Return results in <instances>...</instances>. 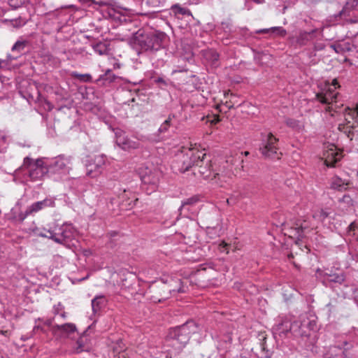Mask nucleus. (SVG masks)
<instances>
[{
    "label": "nucleus",
    "mask_w": 358,
    "mask_h": 358,
    "mask_svg": "<svg viewBox=\"0 0 358 358\" xmlns=\"http://www.w3.org/2000/svg\"><path fill=\"white\" fill-rule=\"evenodd\" d=\"M198 324L193 320L169 329L166 341L176 350L180 352L188 343L191 335L199 331Z\"/></svg>",
    "instance_id": "f257e3e1"
},
{
    "label": "nucleus",
    "mask_w": 358,
    "mask_h": 358,
    "mask_svg": "<svg viewBox=\"0 0 358 358\" xmlns=\"http://www.w3.org/2000/svg\"><path fill=\"white\" fill-rule=\"evenodd\" d=\"M21 171H25L30 181L35 182L42 180L46 176H49L47 166V161L44 158H38L36 160L26 157L23 159L22 166L19 168Z\"/></svg>",
    "instance_id": "f03ea898"
},
{
    "label": "nucleus",
    "mask_w": 358,
    "mask_h": 358,
    "mask_svg": "<svg viewBox=\"0 0 358 358\" xmlns=\"http://www.w3.org/2000/svg\"><path fill=\"white\" fill-rule=\"evenodd\" d=\"M40 236L52 239L55 243L70 248L74 245L76 231L71 224H64L52 230H48L44 234L41 233Z\"/></svg>",
    "instance_id": "7ed1b4c3"
},
{
    "label": "nucleus",
    "mask_w": 358,
    "mask_h": 358,
    "mask_svg": "<svg viewBox=\"0 0 358 358\" xmlns=\"http://www.w3.org/2000/svg\"><path fill=\"white\" fill-rule=\"evenodd\" d=\"M205 155L203 150L197 149H189L185 152H181L176 155V159L173 162L172 168L176 171L185 173L190 169H194L195 163L202 162L201 157Z\"/></svg>",
    "instance_id": "20e7f679"
},
{
    "label": "nucleus",
    "mask_w": 358,
    "mask_h": 358,
    "mask_svg": "<svg viewBox=\"0 0 358 358\" xmlns=\"http://www.w3.org/2000/svg\"><path fill=\"white\" fill-rule=\"evenodd\" d=\"M167 36L162 31H153L136 36L135 43L143 51H157L164 48Z\"/></svg>",
    "instance_id": "39448f33"
},
{
    "label": "nucleus",
    "mask_w": 358,
    "mask_h": 358,
    "mask_svg": "<svg viewBox=\"0 0 358 358\" xmlns=\"http://www.w3.org/2000/svg\"><path fill=\"white\" fill-rule=\"evenodd\" d=\"M55 207V198L46 197L45 199L33 203L28 206L26 210L23 213L21 212L17 214L15 208H12L10 211V220L22 222L25 218L29 215H34L39 211L46 208Z\"/></svg>",
    "instance_id": "423d86ee"
},
{
    "label": "nucleus",
    "mask_w": 358,
    "mask_h": 358,
    "mask_svg": "<svg viewBox=\"0 0 358 358\" xmlns=\"http://www.w3.org/2000/svg\"><path fill=\"white\" fill-rule=\"evenodd\" d=\"M345 124H339L338 129L352 140L355 134L358 135V104L355 108H347L345 110Z\"/></svg>",
    "instance_id": "0eeeda50"
},
{
    "label": "nucleus",
    "mask_w": 358,
    "mask_h": 358,
    "mask_svg": "<svg viewBox=\"0 0 358 358\" xmlns=\"http://www.w3.org/2000/svg\"><path fill=\"white\" fill-rule=\"evenodd\" d=\"M278 138L272 133L262 135V143L259 151L264 158L280 159V152H278Z\"/></svg>",
    "instance_id": "6e6552de"
},
{
    "label": "nucleus",
    "mask_w": 358,
    "mask_h": 358,
    "mask_svg": "<svg viewBox=\"0 0 358 358\" xmlns=\"http://www.w3.org/2000/svg\"><path fill=\"white\" fill-rule=\"evenodd\" d=\"M160 173L158 171H152L146 168L140 172L141 180L143 183V188L148 194L155 192L158 187Z\"/></svg>",
    "instance_id": "1a4fd4ad"
},
{
    "label": "nucleus",
    "mask_w": 358,
    "mask_h": 358,
    "mask_svg": "<svg viewBox=\"0 0 358 358\" xmlns=\"http://www.w3.org/2000/svg\"><path fill=\"white\" fill-rule=\"evenodd\" d=\"M71 159L64 156H58L51 161H47V166L49 175L65 174L69 173L70 169Z\"/></svg>",
    "instance_id": "9d476101"
},
{
    "label": "nucleus",
    "mask_w": 358,
    "mask_h": 358,
    "mask_svg": "<svg viewBox=\"0 0 358 358\" xmlns=\"http://www.w3.org/2000/svg\"><path fill=\"white\" fill-rule=\"evenodd\" d=\"M277 330L280 334H286L290 332L294 336H308V332L303 328V321H294L290 323L288 321L283 322L278 326Z\"/></svg>",
    "instance_id": "9b49d317"
},
{
    "label": "nucleus",
    "mask_w": 358,
    "mask_h": 358,
    "mask_svg": "<svg viewBox=\"0 0 358 358\" xmlns=\"http://www.w3.org/2000/svg\"><path fill=\"white\" fill-rule=\"evenodd\" d=\"M115 134V143L122 150L127 152L139 149L141 146L138 140H134L125 134V132L121 129H116Z\"/></svg>",
    "instance_id": "f8f14e48"
},
{
    "label": "nucleus",
    "mask_w": 358,
    "mask_h": 358,
    "mask_svg": "<svg viewBox=\"0 0 358 358\" xmlns=\"http://www.w3.org/2000/svg\"><path fill=\"white\" fill-rule=\"evenodd\" d=\"M105 163L106 160L103 155H98L93 159L87 160L85 164L86 174L91 178L98 176L101 173Z\"/></svg>",
    "instance_id": "ddd939ff"
},
{
    "label": "nucleus",
    "mask_w": 358,
    "mask_h": 358,
    "mask_svg": "<svg viewBox=\"0 0 358 358\" xmlns=\"http://www.w3.org/2000/svg\"><path fill=\"white\" fill-rule=\"evenodd\" d=\"M202 162L195 163L193 169L194 175H200L204 179H209L212 176L211 160L207 157L206 154L200 158Z\"/></svg>",
    "instance_id": "4468645a"
},
{
    "label": "nucleus",
    "mask_w": 358,
    "mask_h": 358,
    "mask_svg": "<svg viewBox=\"0 0 358 358\" xmlns=\"http://www.w3.org/2000/svg\"><path fill=\"white\" fill-rule=\"evenodd\" d=\"M338 93L331 86H324L320 92L316 94L315 99L322 104L331 105L337 101Z\"/></svg>",
    "instance_id": "2eb2a0df"
},
{
    "label": "nucleus",
    "mask_w": 358,
    "mask_h": 358,
    "mask_svg": "<svg viewBox=\"0 0 358 358\" xmlns=\"http://www.w3.org/2000/svg\"><path fill=\"white\" fill-rule=\"evenodd\" d=\"M290 232L297 239L301 240L306 233L310 231V226L309 222L303 219H297L290 227Z\"/></svg>",
    "instance_id": "dca6fc26"
},
{
    "label": "nucleus",
    "mask_w": 358,
    "mask_h": 358,
    "mask_svg": "<svg viewBox=\"0 0 358 358\" xmlns=\"http://www.w3.org/2000/svg\"><path fill=\"white\" fill-rule=\"evenodd\" d=\"M176 282L178 284V287L176 288L172 287L171 285H162V286L159 288V290L161 292L160 294V298L158 299V301L161 302L162 301H164L167 299H169L171 294L176 293V292H183L184 290L182 289V287L181 286V280H178L176 281Z\"/></svg>",
    "instance_id": "f3484780"
},
{
    "label": "nucleus",
    "mask_w": 358,
    "mask_h": 358,
    "mask_svg": "<svg viewBox=\"0 0 358 358\" xmlns=\"http://www.w3.org/2000/svg\"><path fill=\"white\" fill-rule=\"evenodd\" d=\"M259 343L253 349L255 350V353L260 358H271L272 352L268 350L266 347V336L264 334H259Z\"/></svg>",
    "instance_id": "a211bd4d"
},
{
    "label": "nucleus",
    "mask_w": 358,
    "mask_h": 358,
    "mask_svg": "<svg viewBox=\"0 0 358 358\" xmlns=\"http://www.w3.org/2000/svg\"><path fill=\"white\" fill-rule=\"evenodd\" d=\"M325 159L324 164L328 167H334L336 164L339 162L342 158L341 152L336 151L334 149H330L324 154Z\"/></svg>",
    "instance_id": "6ab92c4d"
},
{
    "label": "nucleus",
    "mask_w": 358,
    "mask_h": 358,
    "mask_svg": "<svg viewBox=\"0 0 358 358\" xmlns=\"http://www.w3.org/2000/svg\"><path fill=\"white\" fill-rule=\"evenodd\" d=\"M117 76L113 73L112 70L108 69L105 73L101 75L98 79L96 80L95 83L101 87H106L113 83Z\"/></svg>",
    "instance_id": "aec40b11"
},
{
    "label": "nucleus",
    "mask_w": 358,
    "mask_h": 358,
    "mask_svg": "<svg viewBox=\"0 0 358 358\" xmlns=\"http://www.w3.org/2000/svg\"><path fill=\"white\" fill-rule=\"evenodd\" d=\"M76 331V327L73 323H66L64 324H55L52 327V331L54 334H60L70 335L71 333H74Z\"/></svg>",
    "instance_id": "412c9836"
},
{
    "label": "nucleus",
    "mask_w": 358,
    "mask_h": 358,
    "mask_svg": "<svg viewBox=\"0 0 358 358\" xmlns=\"http://www.w3.org/2000/svg\"><path fill=\"white\" fill-rule=\"evenodd\" d=\"M108 303V300L104 295H97L92 300V308L94 314L99 313L104 308Z\"/></svg>",
    "instance_id": "4be33fe9"
},
{
    "label": "nucleus",
    "mask_w": 358,
    "mask_h": 358,
    "mask_svg": "<svg viewBox=\"0 0 358 358\" xmlns=\"http://www.w3.org/2000/svg\"><path fill=\"white\" fill-rule=\"evenodd\" d=\"M324 278L325 281H327L329 282H334L339 285H342L345 281V275L343 272H339V273H334V272H329V273H324Z\"/></svg>",
    "instance_id": "5701e85b"
},
{
    "label": "nucleus",
    "mask_w": 358,
    "mask_h": 358,
    "mask_svg": "<svg viewBox=\"0 0 358 358\" xmlns=\"http://www.w3.org/2000/svg\"><path fill=\"white\" fill-rule=\"evenodd\" d=\"M355 342L348 336H340L335 343V347L339 349H343V352L354 347Z\"/></svg>",
    "instance_id": "b1692460"
},
{
    "label": "nucleus",
    "mask_w": 358,
    "mask_h": 358,
    "mask_svg": "<svg viewBox=\"0 0 358 358\" xmlns=\"http://www.w3.org/2000/svg\"><path fill=\"white\" fill-rule=\"evenodd\" d=\"M348 185V182H345V180L338 176L333 177L330 181V188L338 191L345 189V186Z\"/></svg>",
    "instance_id": "393cba45"
},
{
    "label": "nucleus",
    "mask_w": 358,
    "mask_h": 358,
    "mask_svg": "<svg viewBox=\"0 0 358 358\" xmlns=\"http://www.w3.org/2000/svg\"><path fill=\"white\" fill-rule=\"evenodd\" d=\"M358 5V0H348L343 6V9L340 11L339 15L341 17H346L350 15V12L356 8Z\"/></svg>",
    "instance_id": "a878e982"
},
{
    "label": "nucleus",
    "mask_w": 358,
    "mask_h": 358,
    "mask_svg": "<svg viewBox=\"0 0 358 358\" xmlns=\"http://www.w3.org/2000/svg\"><path fill=\"white\" fill-rule=\"evenodd\" d=\"M171 10L175 15H182V16L192 15V13L188 8H187L185 7H182L178 3L173 5L171 7Z\"/></svg>",
    "instance_id": "bb28decb"
},
{
    "label": "nucleus",
    "mask_w": 358,
    "mask_h": 358,
    "mask_svg": "<svg viewBox=\"0 0 358 358\" xmlns=\"http://www.w3.org/2000/svg\"><path fill=\"white\" fill-rule=\"evenodd\" d=\"M316 31V30H312L311 31H301L299 34V36H298L296 39V42L301 45H303L306 43V41L310 40L312 38L313 34Z\"/></svg>",
    "instance_id": "cd10ccee"
},
{
    "label": "nucleus",
    "mask_w": 358,
    "mask_h": 358,
    "mask_svg": "<svg viewBox=\"0 0 358 358\" xmlns=\"http://www.w3.org/2000/svg\"><path fill=\"white\" fill-rule=\"evenodd\" d=\"M94 50L100 55H106L109 52L108 44L103 42H99L93 45Z\"/></svg>",
    "instance_id": "c85d7f7f"
},
{
    "label": "nucleus",
    "mask_w": 358,
    "mask_h": 358,
    "mask_svg": "<svg viewBox=\"0 0 358 358\" xmlns=\"http://www.w3.org/2000/svg\"><path fill=\"white\" fill-rule=\"evenodd\" d=\"M29 44L27 40H18L15 42L11 48L13 52H17L18 53L22 52L25 48Z\"/></svg>",
    "instance_id": "c756f323"
},
{
    "label": "nucleus",
    "mask_w": 358,
    "mask_h": 358,
    "mask_svg": "<svg viewBox=\"0 0 358 358\" xmlns=\"http://www.w3.org/2000/svg\"><path fill=\"white\" fill-rule=\"evenodd\" d=\"M302 321H303V328H304V329L308 331V336L310 335V331H315L316 329L317 323L314 319L310 320L308 318H307V319L303 318Z\"/></svg>",
    "instance_id": "7c9ffc66"
},
{
    "label": "nucleus",
    "mask_w": 358,
    "mask_h": 358,
    "mask_svg": "<svg viewBox=\"0 0 358 358\" xmlns=\"http://www.w3.org/2000/svg\"><path fill=\"white\" fill-rule=\"evenodd\" d=\"M71 76L74 78L78 79L80 81L85 83H91L92 81V77L90 74H80L77 72H73Z\"/></svg>",
    "instance_id": "2f4dec72"
},
{
    "label": "nucleus",
    "mask_w": 358,
    "mask_h": 358,
    "mask_svg": "<svg viewBox=\"0 0 358 358\" xmlns=\"http://www.w3.org/2000/svg\"><path fill=\"white\" fill-rule=\"evenodd\" d=\"M37 94H38V96H37L36 101H40L43 104L44 108L46 110H48V111L52 110L53 108V105L46 99L41 97V94L38 91L37 92Z\"/></svg>",
    "instance_id": "473e14b6"
},
{
    "label": "nucleus",
    "mask_w": 358,
    "mask_h": 358,
    "mask_svg": "<svg viewBox=\"0 0 358 358\" xmlns=\"http://www.w3.org/2000/svg\"><path fill=\"white\" fill-rule=\"evenodd\" d=\"M199 201V198L198 196H193L188 199H185L182 201V205L179 208V210H181L186 206H193L196 204Z\"/></svg>",
    "instance_id": "72a5a7b5"
},
{
    "label": "nucleus",
    "mask_w": 358,
    "mask_h": 358,
    "mask_svg": "<svg viewBox=\"0 0 358 358\" xmlns=\"http://www.w3.org/2000/svg\"><path fill=\"white\" fill-rule=\"evenodd\" d=\"M5 22H9L15 28L21 27L26 24V20L21 17L12 20H5Z\"/></svg>",
    "instance_id": "f704fd0d"
},
{
    "label": "nucleus",
    "mask_w": 358,
    "mask_h": 358,
    "mask_svg": "<svg viewBox=\"0 0 358 358\" xmlns=\"http://www.w3.org/2000/svg\"><path fill=\"white\" fill-rule=\"evenodd\" d=\"M174 115H169L167 120H166L159 128V133H165L168 131L170 125L172 117H174Z\"/></svg>",
    "instance_id": "c9c22d12"
},
{
    "label": "nucleus",
    "mask_w": 358,
    "mask_h": 358,
    "mask_svg": "<svg viewBox=\"0 0 358 358\" xmlns=\"http://www.w3.org/2000/svg\"><path fill=\"white\" fill-rule=\"evenodd\" d=\"M329 213L328 212L323 209H321L320 210L315 213L313 217L318 219L320 221H324L329 216Z\"/></svg>",
    "instance_id": "e433bc0d"
},
{
    "label": "nucleus",
    "mask_w": 358,
    "mask_h": 358,
    "mask_svg": "<svg viewBox=\"0 0 358 358\" xmlns=\"http://www.w3.org/2000/svg\"><path fill=\"white\" fill-rule=\"evenodd\" d=\"M339 202L345 204L346 207H350L353 206V200L351 196L348 194H345L340 200Z\"/></svg>",
    "instance_id": "4c0bfd02"
},
{
    "label": "nucleus",
    "mask_w": 358,
    "mask_h": 358,
    "mask_svg": "<svg viewBox=\"0 0 358 358\" xmlns=\"http://www.w3.org/2000/svg\"><path fill=\"white\" fill-rule=\"evenodd\" d=\"M272 34L277 36H285L287 34V31L282 27H271Z\"/></svg>",
    "instance_id": "58836bf2"
},
{
    "label": "nucleus",
    "mask_w": 358,
    "mask_h": 358,
    "mask_svg": "<svg viewBox=\"0 0 358 358\" xmlns=\"http://www.w3.org/2000/svg\"><path fill=\"white\" fill-rule=\"evenodd\" d=\"M29 0H9V4L11 7H13L15 8H17L22 5H24L25 3L28 2Z\"/></svg>",
    "instance_id": "ea45409f"
},
{
    "label": "nucleus",
    "mask_w": 358,
    "mask_h": 358,
    "mask_svg": "<svg viewBox=\"0 0 358 358\" xmlns=\"http://www.w3.org/2000/svg\"><path fill=\"white\" fill-rule=\"evenodd\" d=\"M86 334V331L83 333V335ZM84 336H80L78 340L77 341L76 343L78 345L76 348L77 352H81L83 350L84 347V341H83Z\"/></svg>",
    "instance_id": "a19ab883"
},
{
    "label": "nucleus",
    "mask_w": 358,
    "mask_h": 358,
    "mask_svg": "<svg viewBox=\"0 0 358 358\" xmlns=\"http://www.w3.org/2000/svg\"><path fill=\"white\" fill-rule=\"evenodd\" d=\"M285 122L286 124L289 127L294 128L298 126V121L292 118L287 119Z\"/></svg>",
    "instance_id": "79ce46f5"
},
{
    "label": "nucleus",
    "mask_w": 358,
    "mask_h": 358,
    "mask_svg": "<svg viewBox=\"0 0 358 358\" xmlns=\"http://www.w3.org/2000/svg\"><path fill=\"white\" fill-rule=\"evenodd\" d=\"M325 86H331V87L333 88L334 90V91H336V90L337 88L340 87V85H339L337 79H336V78L332 80L331 84H329V83H326Z\"/></svg>",
    "instance_id": "37998d69"
},
{
    "label": "nucleus",
    "mask_w": 358,
    "mask_h": 358,
    "mask_svg": "<svg viewBox=\"0 0 358 358\" xmlns=\"http://www.w3.org/2000/svg\"><path fill=\"white\" fill-rule=\"evenodd\" d=\"M110 0H100V1H95V0H92V2L93 4H97L100 6H107L110 3Z\"/></svg>",
    "instance_id": "c03bdc74"
},
{
    "label": "nucleus",
    "mask_w": 358,
    "mask_h": 358,
    "mask_svg": "<svg viewBox=\"0 0 358 358\" xmlns=\"http://www.w3.org/2000/svg\"><path fill=\"white\" fill-rule=\"evenodd\" d=\"M268 33H272L271 28L262 29H259V30L256 31V34H268Z\"/></svg>",
    "instance_id": "a18cd8bd"
},
{
    "label": "nucleus",
    "mask_w": 358,
    "mask_h": 358,
    "mask_svg": "<svg viewBox=\"0 0 358 358\" xmlns=\"http://www.w3.org/2000/svg\"><path fill=\"white\" fill-rule=\"evenodd\" d=\"M212 175H213V173H212ZM214 179H218L219 180H220V182H217L220 186H222L223 184H222V180H221L220 179V173H213V178H211V180H213Z\"/></svg>",
    "instance_id": "49530a36"
},
{
    "label": "nucleus",
    "mask_w": 358,
    "mask_h": 358,
    "mask_svg": "<svg viewBox=\"0 0 358 358\" xmlns=\"http://www.w3.org/2000/svg\"><path fill=\"white\" fill-rule=\"evenodd\" d=\"M53 320H54V318L47 319L46 320L44 321V324L48 327H52L54 326V325H52Z\"/></svg>",
    "instance_id": "de8ad7c7"
},
{
    "label": "nucleus",
    "mask_w": 358,
    "mask_h": 358,
    "mask_svg": "<svg viewBox=\"0 0 358 358\" xmlns=\"http://www.w3.org/2000/svg\"><path fill=\"white\" fill-rule=\"evenodd\" d=\"M230 6L234 7L238 3V0H227V2Z\"/></svg>",
    "instance_id": "09e8293b"
},
{
    "label": "nucleus",
    "mask_w": 358,
    "mask_h": 358,
    "mask_svg": "<svg viewBox=\"0 0 358 358\" xmlns=\"http://www.w3.org/2000/svg\"><path fill=\"white\" fill-rule=\"evenodd\" d=\"M117 235V231H110L107 234V236L110 238H114L115 236H116Z\"/></svg>",
    "instance_id": "8fccbe9b"
},
{
    "label": "nucleus",
    "mask_w": 358,
    "mask_h": 358,
    "mask_svg": "<svg viewBox=\"0 0 358 358\" xmlns=\"http://www.w3.org/2000/svg\"><path fill=\"white\" fill-rule=\"evenodd\" d=\"M229 109H231L234 108V103H231V101L230 100L229 102L226 101L224 104Z\"/></svg>",
    "instance_id": "3c124183"
},
{
    "label": "nucleus",
    "mask_w": 358,
    "mask_h": 358,
    "mask_svg": "<svg viewBox=\"0 0 358 358\" xmlns=\"http://www.w3.org/2000/svg\"><path fill=\"white\" fill-rule=\"evenodd\" d=\"M355 227H356V226H355V223H353V222H352V223H351V224L349 225V229H350V231H355Z\"/></svg>",
    "instance_id": "603ef678"
},
{
    "label": "nucleus",
    "mask_w": 358,
    "mask_h": 358,
    "mask_svg": "<svg viewBox=\"0 0 358 358\" xmlns=\"http://www.w3.org/2000/svg\"><path fill=\"white\" fill-rule=\"evenodd\" d=\"M40 329L41 331H44L43 327H41V326L39 325H36L34 327V331H36V330H38Z\"/></svg>",
    "instance_id": "864d4df0"
},
{
    "label": "nucleus",
    "mask_w": 358,
    "mask_h": 358,
    "mask_svg": "<svg viewBox=\"0 0 358 358\" xmlns=\"http://www.w3.org/2000/svg\"><path fill=\"white\" fill-rule=\"evenodd\" d=\"M220 120L218 116L215 117L214 120L211 121L212 123L216 124L217 122H220Z\"/></svg>",
    "instance_id": "5fc2aeb1"
},
{
    "label": "nucleus",
    "mask_w": 358,
    "mask_h": 358,
    "mask_svg": "<svg viewBox=\"0 0 358 358\" xmlns=\"http://www.w3.org/2000/svg\"><path fill=\"white\" fill-rule=\"evenodd\" d=\"M156 81H157V83H165V82H164V79H163V78H157V80Z\"/></svg>",
    "instance_id": "6e6d98bb"
},
{
    "label": "nucleus",
    "mask_w": 358,
    "mask_h": 358,
    "mask_svg": "<svg viewBox=\"0 0 358 358\" xmlns=\"http://www.w3.org/2000/svg\"><path fill=\"white\" fill-rule=\"evenodd\" d=\"M113 243H112V241H110L108 243V247L110 248H113Z\"/></svg>",
    "instance_id": "4d7b16f0"
},
{
    "label": "nucleus",
    "mask_w": 358,
    "mask_h": 358,
    "mask_svg": "<svg viewBox=\"0 0 358 358\" xmlns=\"http://www.w3.org/2000/svg\"><path fill=\"white\" fill-rule=\"evenodd\" d=\"M357 297H358V289L355 290V298L357 299Z\"/></svg>",
    "instance_id": "13d9d810"
},
{
    "label": "nucleus",
    "mask_w": 358,
    "mask_h": 358,
    "mask_svg": "<svg viewBox=\"0 0 358 358\" xmlns=\"http://www.w3.org/2000/svg\"><path fill=\"white\" fill-rule=\"evenodd\" d=\"M245 155V156H248L249 155V152L245 151L244 152H241V155Z\"/></svg>",
    "instance_id": "bf43d9fd"
},
{
    "label": "nucleus",
    "mask_w": 358,
    "mask_h": 358,
    "mask_svg": "<svg viewBox=\"0 0 358 358\" xmlns=\"http://www.w3.org/2000/svg\"><path fill=\"white\" fill-rule=\"evenodd\" d=\"M120 67V65L119 64H114V69H119Z\"/></svg>",
    "instance_id": "052dcab7"
},
{
    "label": "nucleus",
    "mask_w": 358,
    "mask_h": 358,
    "mask_svg": "<svg viewBox=\"0 0 358 358\" xmlns=\"http://www.w3.org/2000/svg\"><path fill=\"white\" fill-rule=\"evenodd\" d=\"M219 55L217 54L214 55V59L217 60L218 59Z\"/></svg>",
    "instance_id": "680f3d73"
},
{
    "label": "nucleus",
    "mask_w": 358,
    "mask_h": 358,
    "mask_svg": "<svg viewBox=\"0 0 358 358\" xmlns=\"http://www.w3.org/2000/svg\"><path fill=\"white\" fill-rule=\"evenodd\" d=\"M61 317H66V313L65 312H63L62 313H61Z\"/></svg>",
    "instance_id": "e2e57ef3"
},
{
    "label": "nucleus",
    "mask_w": 358,
    "mask_h": 358,
    "mask_svg": "<svg viewBox=\"0 0 358 358\" xmlns=\"http://www.w3.org/2000/svg\"><path fill=\"white\" fill-rule=\"evenodd\" d=\"M353 259L357 262L358 261V253L356 255L355 257H353Z\"/></svg>",
    "instance_id": "0e129e2a"
},
{
    "label": "nucleus",
    "mask_w": 358,
    "mask_h": 358,
    "mask_svg": "<svg viewBox=\"0 0 358 358\" xmlns=\"http://www.w3.org/2000/svg\"><path fill=\"white\" fill-rule=\"evenodd\" d=\"M58 313H59L58 308H55V314H58Z\"/></svg>",
    "instance_id": "69168bd1"
},
{
    "label": "nucleus",
    "mask_w": 358,
    "mask_h": 358,
    "mask_svg": "<svg viewBox=\"0 0 358 358\" xmlns=\"http://www.w3.org/2000/svg\"><path fill=\"white\" fill-rule=\"evenodd\" d=\"M288 258L289 259L293 258V255L292 253L288 255Z\"/></svg>",
    "instance_id": "338daca9"
},
{
    "label": "nucleus",
    "mask_w": 358,
    "mask_h": 358,
    "mask_svg": "<svg viewBox=\"0 0 358 358\" xmlns=\"http://www.w3.org/2000/svg\"><path fill=\"white\" fill-rule=\"evenodd\" d=\"M253 1L257 3H261V1L259 0H252Z\"/></svg>",
    "instance_id": "774afa93"
}]
</instances>
